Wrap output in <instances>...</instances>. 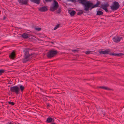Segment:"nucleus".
Returning <instances> with one entry per match:
<instances>
[{"mask_svg":"<svg viewBox=\"0 0 124 124\" xmlns=\"http://www.w3.org/2000/svg\"><path fill=\"white\" fill-rule=\"evenodd\" d=\"M30 50L28 49H26L24 50V57L23 60V63H25L30 60L32 57H35L36 54L34 53H31L30 52Z\"/></svg>","mask_w":124,"mask_h":124,"instance_id":"nucleus-1","label":"nucleus"},{"mask_svg":"<svg viewBox=\"0 0 124 124\" xmlns=\"http://www.w3.org/2000/svg\"><path fill=\"white\" fill-rule=\"evenodd\" d=\"M10 90L11 92L15 93L16 95L18 94L19 93V88L17 85L10 87Z\"/></svg>","mask_w":124,"mask_h":124,"instance_id":"nucleus-2","label":"nucleus"},{"mask_svg":"<svg viewBox=\"0 0 124 124\" xmlns=\"http://www.w3.org/2000/svg\"><path fill=\"white\" fill-rule=\"evenodd\" d=\"M83 5H84V9L87 11L89 10L90 8L92 7L93 4L89 1H86Z\"/></svg>","mask_w":124,"mask_h":124,"instance_id":"nucleus-3","label":"nucleus"},{"mask_svg":"<svg viewBox=\"0 0 124 124\" xmlns=\"http://www.w3.org/2000/svg\"><path fill=\"white\" fill-rule=\"evenodd\" d=\"M57 53L56 50L54 49L50 50L47 53V56L48 58H51L53 57Z\"/></svg>","mask_w":124,"mask_h":124,"instance_id":"nucleus-4","label":"nucleus"},{"mask_svg":"<svg viewBox=\"0 0 124 124\" xmlns=\"http://www.w3.org/2000/svg\"><path fill=\"white\" fill-rule=\"evenodd\" d=\"M120 5L118 2L115 1L113 3V5L110 6L111 9L113 10H115L117 9L119 7Z\"/></svg>","mask_w":124,"mask_h":124,"instance_id":"nucleus-5","label":"nucleus"},{"mask_svg":"<svg viewBox=\"0 0 124 124\" xmlns=\"http://www.w3.org/2000/svg\"><path fill=\"white\" fill-rule=\"evenodd\" d=\"M54 2L53 6L51 7L50 8V10L52 11L56 10L59 7L58 3L56 1L54 0Z\"/></svg>","mask_w":124,"mask_h":124,"instance_id":"nucleus-6","label":"nucleus"},{"mask_svg":"<svg viewBox=\"0 0 124 124\" xmlns=\"http://www.w3.org/2000/svg\"><path fill=\"white\" fill-rule=\"evenodd\" d=\"M20 5H26L28 4V0H18Z\"/></svg>","mask_w":124,"mask_h":124,"instance_id":"nucleus-7","label":"nucleus"},{"mask_svg":"<svg viewBox=\"0 0 124 124\" xmlns=\"http://www.w3.org/2000/svg\"><path fill=\"white\" fill-rule=\"evenodd\" d=\"M122 39V37L117 36L114 37L113 39L114 42L117 43L119 42Z\"/></svg>","mask_w":124,"mask_h":124,"instance_id":"nucleus-8","label":"nucleus"},{"mask_svg":"<svg viewBox=\"0 0 124 124\" xmlns=\"http://www.w3.org/2000/svg\"><path fill=\"white\" fill-rule=\"evenodd\" d=\"M110 52V49H107L106 50L104 51H100L99 52V53L100 54H109Z\"/></svg>","mask_w":124,"mask_h":124,"instance_id":"nucleus-9","label":"nucleus"},{"mask_svg":"<svg viewBox=\"0 0 124 124\" xmlns=\"http://www.w3.org/2000/svg\"><path fill=\"white\" fill-rule=\"evenodd\" d=\"M48 10V9L47 7L44 6L43 7L40 8L39 10L42 12H44L47 11Z\"/></svg>","mask_w":124,"mask_h":124,"instance_id":"nucleus-10","label":"nucleus"},{"mask_svg":"<svg viewBox=\"0 0 124 124\" xmlns=\"http://www.w3.org/2000/svg\"><path fill=\"white\" fill-rule=\"evenodd\" d=\"M54 120L53 118L50 117H48L47 118L46 122L47 123H49L54 122Z\"/></svg>","mask_w":124,"mask_h":124,"instance_id":"nucleus-11","label":"nucleus"},{"mask_svg":"<svg viewBox=\"0 0 124 124\" xmlns=\"http://www.w3.org/2000/svg\"><path fill=\"white\" fill-rule=\"evenodd\" d=\"M22 37L25 39L29 38V34L26 33H24L22 35Z\"/></svg>","mask_w":124,"mask_h":124,"instance_id":"nucleus-12","label":"nucleus"},{"mask_svg":"<svg viewBox=\"0 0 124 124\" xmlns=\"http://www.w3.org/2000/svg\"><path fill=\"white\" fill-rule=\"evenodd\" d=\"M109 6V4L107 3L105 4L101 5L100 7L103 9H104L105 8H107Z\"/></svg>","mask_w":124,"mask_h":124,"instance_id":"nucleus-13","label":"nucleus"},{"mask_svg":"<svg viewBox=\"0 0 124 124\" xmlns=\"http://www.w3.org/2000/svg\"><path fill=\"white\" fill-rule=\"evenodd\" d=\"M15 53L14 52H13L11 53V54L9 55V57L12 59H14L15 57Z\"/></svg>","mask_w":124,"mask_h":124,"instance_id":"nucleus-14","label":"nucleus"},{"mask_svg":"<svg viewBox=\"0 0 124 124\" xmlns=\"http://www.w3.org/2000/svg\"><path fill=\"white\" fill-rule=\"evenodd\" d=\"M31 2L39 4L40 2V0H30Z\"/></svg>","mask_w":124,"mask_h":124,"instance_id":"nucleus-15","label":"nucleus"},{"mask_svg":"<svg viewBox=\"0 0 124 124\" xmlns=\"http://www.w3.org/2000/svg\"><path fill=\"white\" fill-rule=\"evenodd\" d=\"M19 91L20 90L21 92L23 93L25 87L22 85H20L19 87Z\"/></svg>","mask_w":124,"mask_h":124,"instance_id":"nucleus-16","label":"nucleus"},{"mask_svg":"<svg viewBox=\"0 0 124 124\" xmlns=\"http://www.w3.org/2000/svg\"><path fill=\"white\" fill-rule=\"evenodd\" d=\"M86 0H77V2L83 5L86 1Z\"/></svg>","mask_w":124,"mask_h":124,"instance_id":"nucleus-17","label":"nucleus"},{"mask_svg":"<svg viewBox=\"0 0 124 124\" xmlns=\"http://www.w3.org/2000/svg\"><path fill=\"white\" fill-rule=\"evenodd\" d=\"M103 14V12L100 11L98 10L97 12V15H101Z\"/></svg>","mask_w":124,"mask_h":124,"instance_id":"nucleus-18","label":"nucleus"},{"mask_svg":"<svg viewBox=\"0 0 124 124\" xmlns=\"http://www.w3.org/2000/svg\"><path fill=\"white\" fill-rule=\"evenodd\" d=\"M99 3L97 2V4L93 5V6H92V7L90 9L91 10V9L95 7H98V5L99 4Z\"/></svg>","mask_w":124,"mask_h":124,"instance_id":"nucleus-19","label":"nucleus"},{"mask_svg":"<svg viewBox=\"0 0 124 124\" xmlns=\"http://www.w3.org/2000/svg\"><path fill=\"white\" fill-rule=\"evenodd\" d=\"M76 13V12L75 11H72L70 13V15L71 16H74Z\"/></svg>","mask_w":124,"mask_h":124,"instance_id":"nucleus-20","label":"nucleus"},{"mask_svg":"<svg viewBox=\"0 0 124 124\" xmlns=\"http://www.w3.org/2000/svg\"><path fill=\"white\" fill-rule=\"evenodd\" d=\"M99 88H101L102 89H105L106 90H108L109 89L107 87L104 86H100L99 87Z\"/></svg>","mask_w":124,"mask_h":124,"instance_id":"nucleus-21","label":"nucleus"},{"mask_svg":"<svg viewBox=\"0 0 124 124\" xmlns=\"http://www.w3.org/2000/svg\"><path fill=\"white\" fill-rule=\"evenodd\" d=\"M5 70L3 69L0 70V75H1L2 74L5 72Z\"/></svg>","mask_w":124,"mask_h":124,"instance_id":"nucleus-22","label":"nucleus"},{"mask_svg":"<svg viewBox=\"0 0 124 124\" xmlns=\"http://www.w3.org/2000/svg\"><path fill=\"white\" fill-rule=\"evenodd\" d=\"M60 24H57L55 25V27L54 28V30H56L57 28H58L60 26Z\"/></svg>","mask_w":124,"mask_h":124,"instance_id":"nucleus-23","label":"nucleus"},{"mask_svg":"<svg viewBox=\"0 0 124 124\" xmlns=\"http://www.w3.org/2000/svg\"><path fill=\"white\" fill-rule=\"evenodd\" d=\"M109 54L111 55H112L114 56H117V54L115 53H109Z\"/></svg>","mask_w":124,"mask_h":124,"instance_id":"nucleus-24","label":"nucleus"},{"mask_svg":"<svg viewBox=\"0 0 124 124\" xmlns=\"http://www.w3.org/2000/svg\"><path fill=\"white\" fill-rule=\"evenodd\" d=\"M8 103L12 105H13L15 104L14 102L11 101H9Z\"/></svg>","mask_w":124,"mask_h":124,"instance_id":"nucleus-25","label":"nucleus"},{"mask_svg":"<svg viewBox=\"0 0 124 124\" xmlns=\"http://www.w3.org/2000/svg\"><path fill=\"white\" fill-rule=\"evenodd\" d=\"M91 51H87L85 52V53L86 54H91Z\"/></svg>","mask_w":124,"mask_h":124,"instance_id":"nucleus-26","label":"nucleus"},{"mask_svg":"<svg viewBox=\"0 0 124 124\" xmlns=\"http://www.w3.org/2000/svg\"><path fill=\"white\" fill-rule=\"evenodd\" d=\"M123 55L124 54L122 53L117 54V56H121Z\"/></svg>","mask_w":124,"mask_h":124,"instance_id":"nucleus-27","label":"nucleus"},{"mask_svg":"<svg viewBox=\"0 0 124 124\" xmlns=\"http://www.w3.org/2000/svg\"><path fill=\"white\" fill-rule=\"evenodd\" d=\"M35 30L38 31H40L41 30V29L40 28H36Z\"/></svg>","mask_w":124,"mask_h":124,"instance_id":"nucleus-28","label":"nucleus"},{"mask_svg":"<svg viewBox=\"0 0 124 124\" xmlns=\"http://www.w3.org/2000/svg\"><path fill=\"white\" fill-rule=\"evenodd\" d=\"M61 9H59L57 11V13H58L59 14L61 13Z\"/></svg>","mask_w":124,"mask_h":124,"instance_id":"nucleus-29","label":"nucleus"},{"mask_svg":"<svg viewBox=\"0 0 124 124\" xmlns=\"http://www.w3.org/2000/svg\"><path fill=\"white\" fill-rule=\"evenodd\" d=\"M53 0H45V1L46 2H50Z\"/></svg>","mask_w":124,"mask_h":124,"instance_id":"nucleus-30","label":"nucleus"},{"mask_svg":"<svg viewBox=\"0 0 124 124\" xmlns=\"http://www.w3.org/2000/svg\"><path fill=\"white\" fill-rule=\"evenodd\" d=\"M70 0L74 3H76L77 1L76 0Z\"/></svg>","mask_w":124,"mask_h":124,"instance_id":"nucleus-31","label":"nucleus"},{"mask_svg":"<svg viewBox=\"0 0 124 124\" xmlns=\"http://www.w3.org/2000/svg\"><path fill=\"white\" fill-rule=\"evenodd\" d=\"M104 10H105L106 12H109L108 11L107 8H105V9Z\"/></svg>","mask_w":124,"mask_h":124,"instance_id":"nucleus-32","label":"nucleus"},{"mask_svg":"<svg viewBox=\"0 0 124 124\" xmlns=\"http://www.w3.org/2000/svg\"><path fill=\"white\" fill-rule=\"evenodd\" d=\"M50 104L49 103H47V107H50Z\"/></svg>","mask_w":124,"mask_h":124,"instance_id":"nucleus-33","label":"nucleus"},{"mask_svg":"<svg viewBox=\"0 0 124 124\" xmlns=\"http://www.w3.org/2000/svg\"><path fill=\"white\" fill-rule=\"evenodd\" d=\"M7 124H13L11 122H9Z\"/></svg>","mask_w":124,"mask_h":124,"instance_id":"nucleus-34","label":"nucleus"},{"mask_svg":"<svg viewBox=\"0 0 124 124\" xmlns=\"http://www.w3.org/2000/svg\"><path fill=\"white\" fill-rule=\"evenodd\" d=\"M6 17L5 16H4L3 18V20H4L6 19Z\"/></svg>","mask_w":124,"mask_h":124,"instance_id":"nucleus-35","label":"nucleus"},{"mask_svg":"<svg viewBox=\"0 0 124 124\" xmlns=\"http://www.w3.org/2000/svg\"><path fill=\"white\" fill-rule=\"evenodd\" d=\"M72 51H73V52H76L77 51V50H73Z\"/></svg>","mask_w":124,"mask_h":124,"instance_id":"nucleus-36","label":"nucleus"},{"mask_svg":"<svg viewBox=\"0 0 124 124\" xmlns=\"http://www.w3.org/2000/svg\"><path fill=\"white\" fill-rule=\"evenodd\" d=\"M79 13L80 14H82L83 13V12H82V11H80V12H79Z\"/></svg>","mask_w":124,"mask_h":124,"instance_id":"nucleus-37","label":"nucleus"},{"mask_svg":"<svg viewBox=\"0 0 124 124\" xmlns=\"http://www.w3.org/2000/svg\"><path fill=\"white\" fill-rule=\"evenodd\" d=\"M52 124H56L55 123H54V122H52Z\"/></svg>","mask_w":124,"mask_h":124,"instance_id":"nucleus-38","label":"nucleus"},{"mask_svg":"<svg viewBox=\"0 0 124 124\" xmlns=\"http://www.w3.org/2000/svg\"><path fill=\"white\" fill-rule=\"evenodd\" d=\"M78 15H79V14H78Z\"/></svg>","mask_w":124,"mask_h":124,"instance_id":"nucleus-39","label":"nucleus"},{"mask_svg":"<svg viewBox=\"0 0 124 124\" xmlns=\"http://www.w3.org/2000/svg\"><path fill=\"white\" fill-rule=\"evenodd\" d=\"M10 84H11V83H9Z\"/></svg>","mask_w":124,"mask_h":124,"instance_id":"nucleus-40","label":"nucleus"},{"mask_svg":"<svg viewBox=\"0 0 124 124\" xmlns=\"http://www.w3.org/2000/svg\"><path fill=\"white\" fill-rule=\"evenodd\" d=\"M1 54V53L0 52V54Z\"/></svg>","mask_w":124,"mask_h":124,"instance_id":"nucleus-41","label":"nucleus"}]
</instances>
